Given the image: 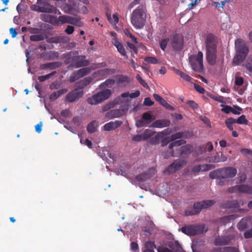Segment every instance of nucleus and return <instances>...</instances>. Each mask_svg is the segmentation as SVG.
<instances>
[{
  "label": "nucleus",
  "instance_id": "nucleus-7",
  "mask_svg": "<svg viewBox=\"0 0 252 252\" xmlns=\"http://www.w3.org/2000/svg\"><path fill=\"white\" fill-rule=\"evenodd\" d=\"M191 68L195 71L201 72L203 70V53L199 51L196 55H192L189 58Z\"/></svg>",
  "mask_w": 252,
  "mask_h": 252
},
{
  "label": "nucleus",
  "instance_id": "nucleus-27",
  "mask_svg": "<svg viewBox=\"0 0 252 252\" xmlns=\"http://www.w3.org/2000/svg\"><path fill=\"white\" fill-rule=\"evenodd\" d=\"M113 44L117 48L118 52L122 56L127 57L124 46L123 45V44L121 43H120L119 41L115 40L113 42Z\"/></svg>",
  "mask_w": 252,
  "mask_h": 252
},
{
  "label": "nucleus",
  "instance_id": "nucleus-2",
  "mask_svg": "<svg viewBox=\"0 0 252 252\" xmlns=\"http://www.w3.org/2000/svg\"><path fill=\"white\" fill-rule=\"evenodd\" d=\"M146 13L142 8L137 7L135 9L131 16V22L136 29H141L144 25L146 21Z\"/></svg>",
  "mask_w": 252,
  "mask_h": 252
},
{
  "label": "nucleus",
  "instance_id": "nucleus-53",
  "mask_svg": "<svg viewBox=\"0 0 252 252\" xmlns=\"http://www.w3.org/2000/svg\"><path fill=\"white\" fill-rule=\"evenodd\" d=\"M136 79L139 81V83L142 85L144 88H149L148 84L145 82V81L142 78L140 75L137 74L136 75Z\"/></svg>",
  "mask_w": 252,
  "mask_h": 252
},
{
  "label": "nucleus",
  "instance_id": "nucleus-34",
  "mask_svg": "<svg viewBox=\"0 0 252 252\" xmlns=\"http://www.w3.org/2000/svg\"><path fill=\"white\" fill-rule=\"evenodd\" d=\"M186 142V140L184 139H180L176 141H173L172 142L169 144L168 148L169 149H172L174 147L181 146L185 144Z\"/></svg>",
  "mask_w": 252,
  "mask_h": 252
},
{
  "label": "nucleus",
  "instance_id": "nucleus-31",
  "mask_svg": "<svg viewBox=\"0 0 252 252\" xmlns=\"http://www.w3.org/2000/svg\"><path fill=\"white\" fill-rule=\"evenodd\" d=\"M240 192L248 194H252V186L247 185H240Z\"/></svg>",
  "mask_w": 252,
  "mask_h": 252
},
{
  "label": "nucleus",
  "instance_id": "nucleus-63",
  "mask_svg": "<svg viewBox=\"0 0 252 252\" xmlns=\"http://www.w3.org/2000/svg\"><path fill=\"white\" fill-rule=\"evenodd\" d=\"M143 104L145 106H150L154 104V102L150 97H146L144 99Z\"/></svg>",
  "mask_w": 252,
  "mask_h": 252
},
{
  "label": "nucleus",
  "instance_id": "nucleus-24",
  "mask_svg": "<svg viewBox=\"0 0 252 252\" xmlns=\"http://www.w3.org/2000/svg\"><path fill=\"white\" fill-rule=\"evenodd\" d=\"M62 65V63L60 62H55L51 63H47L44 64H42L40 65V68L42 69H45L46 68H49L51 70L55 69L58 67H60Z\"/></svg>",
  "mask_w": 252,
  "mask_h": 252
},
{
  "label": "nucleus",
  "instance_id": "nucleus-62",
  "mask_svg": "<svg viewBox=\"0 0 252 252\" xmlns=\"http://www.w3.org/2000/svg\"><path fill=\"white\" fill-rule=\"evenodd\" d=\"M61 116L63 117H69L71 116V112L68 109H65L61 112Z\"/></svg>",
  "mask_w": 252,
  "mask_h": 252
},
{
  "label": "nucleus",
  "instance_id": "nucleus-49",
  "mask_svg": "<svg viewBox=\"0 0 252 252\" xmlns=\"http://www.w3.org/2000/svg\"><path fill=\"white\" fill-rule=\"evenodd\" d=\"M220 250L221 252H239L238 249L233 247H226Z\"/></svg>",
  "mask_w": 252,
  "mask_h": 252
},
{
  "label": "nucleus",
  "instance_id": "nucleus-48",
  "mask_svg": "<svg viewBox=\"0 0 252 252\" xmlns=\"http://www.w3.org/2000/svg\"><path fill=\"white\" fill-rule=\"evenodd\" d=\"M117 83L118 84L128 82V78L124 75H119L117 77Z\"/></svg>",
  "mask_w": 252,
  "mask_h": 252
},
{
  "label": "nucleus",
  "instance_id": "nucleus-38",
  "mask_svg": "<svg viewBox=\"0 0 252 252\" xmlns=\"http://www.w3.org/2000/svg\"><path fill=\"white\" fill-rule=\"evenodd\" d=\"M56 73V71H54L51 73L46 74L45 75L39 76L38 78V79L40 82H42L46 80L50 79L52 76L54 75Z\"/></svg>",
  "mask_w": 252,
  "mask_h": 252
},
{
  "label": "nucleus",
  "instance_id": "nucleus-61",
  "mask_svg": "<svg viewBox=\"0 0 252 252\" xmlns=\"http://www.w3.org/2000/svg\"><path fill=\"white\" fill-rule=\"evenodd\" d=\"M60 87V85L58 81H54L50 84L49 88L51 90H57L59 89Z\"/></svg>",
  "mask_w": 252,
  "mask_h": 252
},
{
  "label": "nucleus",
  "instance_id": "nucleus-45",
  "mask_svg": "<svg viewBox=\"0 0 252 252\" xmlns=\"http://www.w3.org/2000/svg\"><path fill=\"white\" fill-rule=\"evenodd\" d=\"M236 123L239 124H245L247 125L248 121L246 119V117L245 115H241L240 116L238 119H235Z\"/></svg>",
  "mask_w": 252,
  "mask_h": 252
},
{
  "label": "nucleus",
  "instance_id": "nucleus-25",
  "mask_svg": "<svg viewBox=\"0 0 252 252\" xmlns=\"http://www.w3.org/2000/svg\"><path fill=\"white\" fill-rule=\"evenodd\" d=\"M167 245L174 252H185L177 241H170L168 243Z\"/></svg>",
  "mask_w": 252,
  "mask_h": 252
},
{
  "label": "nucleus",
  "instance_id": "nucleus-41",
  "mask_svg": "<svg viewBox=\"0 0 252 252\" xmlns=\"http://www.w3.org/2000/svg\"><path fill=\"white\" fill-rule=\"evenodd\" d=\"M185 132H179L172 134L170 137L172 141H175L176 139H180L185 136Z\"/></svg>",
  "mask_w": 252,
  "mask_h": 252
},
{
  "label": "nucleus",
  "instance_id": "nucleus-37",
  "mask_svg": "<svg viewBox=\"0 0 252 252\" xmlns=\"http://www.w3.org/2000/svg\"><path fill=\"white\" fill-rule=\"evenodd\" d=\"M44 34H35L31 35L30 37L32 41H40L45 39Z\"/></svg>",
  "mask_w": 252,
  "mask_h": 252
},
{
  "label": "nucleus",
  "instance_id": "nucleus-57",
  "mask_svg": "<svg viewBox=\"0 0 252 252\" xmlns=\"http://www.w3.org/2000/svg\"><path fill=\"white\" fill-rule=\"evenodd\" d=\"M131 249L133 252H139V247L137 243L135 242H132L131 243L130 245Z\"/></svg>",
  "mask_w": 252,
  "mask_h": 252
},
{
  "label": "nucleus",
  "instance_id": "nucleus-35",
  "mask_svg": "<svg viewBox=\"0 0 252 252\" xmlns=\"http://www.w3.org/2000/svg\"><path fill=\"white\" fill-rule=\"evenodd\" d=\"M135 178L138 182H144L150 178V176L149 174L145 172L136 176Z\"/></svg>",
  "mask_w": 252,
  "mask_h": 252
},
{
  "label": "nucleus",
  "instance_id": "nucleus-59",
  "mask_svg": "<svg viewBox=\"0 0 252 252\" xmlns=\"http://www.w3.org/2000/svg\"><path fill=\"white\" fill-rule=\"evenodd\" d=\"M28 31L31 34H38L39 33V32L40 31V29H39L38 28L30 27V28H29Z\"/></svg>",
  "mask_w": 252,
  "mask_h": 252
},
{
  "label": "nucleus",
  "instance_id": "nucleus-56",
  "mask_svg": "<svg viewBox=\"0 0 252 252\" xmlns=\"http://www.w3.org/2000/svg\"><path fill=\"white\" fill-rule=\"evenodd\" d=\"M245 67L250 72H252V58L249 60L244 65Z\"/></svg>",
  "mask_w": 252,
  "mask_h": 252
},
{
  "label": "nucleus",
  "instance_id": "nucleus-58",
  "mask_svg": "<svg viewBox=\"0 0 252 252\" xmlns=\"http://www.w3.org/2000/svg\"><path fill=\"white\" fill-rule=\"evenodd\" d=\"M217 179L216 184L220 186H223L226 183V179L221 178H215Z\"/></svg>",
  "mask_w": 252,
  "mask_h": 252
},
{
  "label": "nucleus",
  "instance_id": "nucleus-3",
  "mask_svg": "<svg viewBox=\"0 0 252 252\" xmlns=\"http://www.w3.org/2000/svg\"><path fill=\"white\" fill-rule=\"evenodd\" d=\"M237 173L236 168L231 167L218 169L211 172L209 177L211 179L215 178H232L235 177Z\"/></svg>",
  "mask_w": 252,
  "mask_h": 252
},
{
  "label": "nucleus",
  "instance_id": "nucleus-9",
  "mask_svg": "<svg viewBox=\"0 0 252 252\" xmlns=\"http://www.w3.org/2000/svg\"><path fill=\"white\" fill-rule=\"evenodd\" d=\"M31 9L39 12L61 14L60 11L52 5H46L45 6H43L37 4H32L31 6Z\"/></svg>",
  "mask_w": 252,
  "mask_h": 252
},
{
  "label": "nucleus",
  "instance_id": "nucleus-60",
  "mask_svg": "<svg viewBox=\"0 0 252 252\" xmlns=\"http://www.w3.org/2000/svg\"><path fill=\"white\" fill-rule=\"evenodd\" d=\"M132 140L135 142H140L141 141H144L141 134L134 135L132 138Z\"/></svg>",
  "mask_w": 252,
  "mask_h": 252
},
{
  "label": "nucleus",
  "instance_id": "nucleus-14",
  "mask_svg": "<svg viewBox=\"0 0 252 252\" xmlns=\"http://www.w3.org/2000/svg\"><path fill=\"white\" fill-rule=\"evenodd\" d=\"M79 3L74 0H69V3H65L63 9L66 13L75 15L78 12Z\"/></svg>",
  "mask_w": 252,
  "mask_h": 252
},
{
  "label": "nucleus",
  "instance_id": "nucleus-18",
  "mask_svg": "<svg viewBox=\"0 0 252 252\" xmlns=\"http://www.w3.org/2000/svg\"><path fill=\"white\" fill-rule=\"evenodd\" d=\"M233 237L231 235L218 236L214 240V244L216 246H224L228 245Z\"/></svg>",
  "mask_w": 252,
  "mask_h": 252
},
{
  "label": "nucleus",
  "instance_id": "nucleus-4",
  "mask_svg": "<svg viewBox=\"0 0 252 252\" xmlns=\"http://www.w3.org/2000/svg\"><path fill=\"white\" fill-rule=\"evenodd\" d=\"M215 203L212 200H206L195 202L192 209H188L185 211L186 216H193L199 214L202 209H207Z\"/></svg>",
  "mask_w": 252,
  "mask_h": 252
},
{
  "label": "nucleus",
  "instance_id": "nucleus-16",
  "mask_svg": "<svg viewBox=\"0 0 252 252\" xmlns=\"http://www.w3.org/2000/svg\"><path fill=\"white\" fill-rule=\"evenodd\" d=\"M171 44L174 50H181L184 44V39L182 35L180 34L174 35L172 39Z\"/></svg>",
  "mask_w": 252,
  "mask_h": 252
},
{
  "label": "nucleus",
  "instance_id": "nucleus-36",
  "mask_svg": "<svg viewBox=\"0 0 252 252\" xmlns=\"http://www.w3.org/2000/svg\"><path fill=\"white\" fill-rule=\"evenodd\" d=\"M225 123V125H226L227 127L230 130H233V125L234 124L236 123L235 119H234L233 118H229L226 120Z\"/></svg>",
  "mask_w": 252,
  "mask_h": 252
},
{
  "label": "nucleus",
  "instance_id": "nucleus-50",
  "mask_svg": "<svg viewBox=\"0 0 252 252\" xmlns=\"http://www.w3.org/2000/svg\"><path fill=\"white\" fill-rule=\"evenodd\" d=\"M145 61L152 64H157L158 63V60L156 58L153 57H146Z\"/></svg>",
  "mask_w": 252,
  "mask_h": 252
},
{
  "label": "nucleus",
  "instance_id": "nucleus-5",
  "mask_svg": "<svg viewBox=\"0 0 252 252\" xmlns=\"http://www.w3.org/2000/svg\"><path fill=\"white\" fill-rule=\"evenodd\" d=\"M111 94V91L105 89L89 97L87 102L91 105L97 104L109 98Z\"/></svg>",
  "mask_w": 252,
  "mask_h": 252
},
{
  "label": "nucleus",
  "instance_id": "nucleus-51",
  "mask_svg": "<svg viewBox=\"0 0 252 252\" xmlns=\"http://www.w3.org/2000/svg\"><path fill=\"white\" fill-rule=\"evenodd\" d=\"M240 185H236L229 188L228 189V191L230 193L240 192Z\"/></svg>",
  "mask_w": 252,
  "mask_h": 252
},
{
  "label": "nucleus",
  "instance_id": "nucleus-43",
  "mask_svg": "<svg viewBox=\"0 0 252 252\" xmlns=\"http://www.w3.org/2000/svg\"><path fill=\"white\" fill-rule=\"evenodd\" d=\"M180 152L182 155L189 154L190 153V147L188 145L182 146L180 148Z\"/></svg>",
  "mask_w": 252,
  "mask_h": 252
},
{
  "label": "nucleus",
  "instance_id": "nucleus-40",
  "mask_svg": "<svg viewBox=\"0 0 252 252\" xmlns=\"http://www.w3.org/2000/svg\"><path fill=\"white\" fill-rule=\"evenodd\" d=\"M141 134L143 137V139L144 140H146L149 139L153 135V133L151 130L146 129L143 133H141Z\"/></svg>",
  "mask_w": 252,
  "mask_h": 252
},
{
  "label": "nucleus",
  "instance_id": "nucleus-32",
  "mask_svg": "<svg viewBox=\"0 0 252 252\" xmlns=\"http://www.w3.org/2000/svg\"><path fill=\"white\" fill-rule=\"evenodd\" d=\"M173 70L174 72L178 75H179L182 78L188 82H190L192 78L189 75L184 73L179 69L173 68Z\"/></svg>",
  "mask_w": 252,
  "mask_h": 252
},
{
  "label": "nucleus",
  "instance_id": "nucleus-17",
  "mask_svg": "<svg viewBox=\"0 0 252 252\" xmlns=\"http://www.w3.org/2000/svg\"><path fill=\"white\" fill-rule=\"evenodd\" d=\"M154 119L150 112H145L143 114L141 119L136 121L135 126L137 127H141L150 124Z\"/></svg>",
  "mask_w": 252,
  "mask_h": 252
},
{
  "label": "nucleus",
  "instance_id": "nucleus-19",
  "mask_svg": "<svg viewBox=\"0 0 252 252\" xmlns=\"http://www.w3.org/2000/svg\"><path fill=\"white\" fill-rule=\"evenodd\" d=\"M115 72V69L112 68H103L95 71L93 74V77L95 78L104 77L108 75L112 74Z\"/></svg>",
  "mask_w": 252,
  "mask_h": 252
},
{
  "label": "nucleus",
  "instance_id": "nucleus-10",
  "mask_svg": "<svg viewBox=\"0 0 252 252\" xmlns=\"http://www.w3.org/2000/svg\"><path fill=\"white\" fill-rule=\"evenodd\" d=\"M187 163L185 159H178L170 164L164 170V173L166 174H170L175 173L181 169Z\"/></svg>",
  "mask_w": 252,
  "mask_h": 252
},
{
  "label": "nucleus",
  "instance_id": "nucleus-52",
  "mask_svg": "<svg viewBox=\"0 0 252 252\" xmlns=\"http://www.w3.org/2000/svg\"><path fill=\"white\" fill-rule=\"evenodd\" d=\"M202 171V164L194 166L191 169V172L193 173H198Z\"/></svg>",
  "mask_w": 252,
  "mask_h": 252
},
{
  "label": "nucleus",
  "instance_id": "nucleus-22",
  "mask_svg": "<svg viewBox=\"0 0 252 252\" xmlns=\"http://www.w3.org/2000/svg\"><path fill=\"white\" fill-rule=\"evenodd\" d=\"M124 113V110L123 109H113L107 112L105 114V117L109 119H112L115 118L120 117Z\"/></svg>",
  "mask_w": 252,
  "mask_h": 252
},
{
  "label": "nucleus",
  "instance_id": "nucleus-30",
  "mask_svg": "<svg viewBox=\"0 0 252 252\" xmlns=\"http://www.w3.org/2000/svg\"><path fill=\"white\" fill-rule=\"evenodd\" d=\"M246 56L240 54L236 53L233 60V64L235 65H239L245 59Z\"/></svg>",
  "mask_w": 252,
  "mask_h": 252
},
{
  "label": "nucleus",
  "instance_id": "nucleus-6",
  "mask_svg": "<svg viewBox=\"0 0 252 252\" xmlns=\"http://www.w3.org/2000/svg\"><path fill=\"white\" fill-rule=\"evenodd\" d=\"M183 233L189 236H194L206 232L205 226L203 224H191L181 228Z\"/></svg>",
  "mask_w": 252,
  "mask_h": 252
},
{
  "label": "nucleus",
  "instance_id": "nucleus-64",
  "mask_svg": "<svg viewBox=\"0 0 252 252\" xmlns=\"http://www.w3.org/2000/svg\"><path fill=\"white\" fill-rule=\"evenodd\" d=\"M244 236L247 239L252 238V228L245 231Z\"/></svg>",
  "mask_w": 252,
  "mask_h": 252
},
{
  "label": "nucleus",
  "instance_id": "nucleus-46",
  "mask_svg": "<svg viewBox=\"0 0 252 252\" xmlns=\"http://www.w3.org/2000/svg\"><path fill=\"white\" fill-rule=\"evenodd\" d=\"M169 41V39L168 38H163L160 40L159 42V45L160 48L163 50L164 51L165 49L166 48V46L167 45V43Z\"/></svg>",
  "mask_w": 252,
  "mask_h": 252
},
{
  "label": "nucleus",
  "instance_id": "nucleus-28",
  "mask_svg": "<svg viewBox=\"0 0 252 252\" xmlns=\"http://www.w3.org/2000/svg\"><path fill=\"white\" fill-rule=\"evenodd\" d=\"M40 18L42 20L44 21H50L51 23H53V24H57V22H58V18L56 17L50 15L41 14Z\"/></svg>",
  "mask_w": 252,
  "mask_h": 252
},
{
  "label": "nucleus",
  "instance_id": "nucleus-1",
  "mask_svg": "<svg viewBox=\"0 0 252 252\" xmlns=\"http://www.w3.org/2000/svg\"><path fill=\"white\" fill-rule=\"evenodd\" d=\"M216 47L214 37L212 35H208L206 38V58L210 65H214L216 63Z\"/></svg>",
  "mask_w": 252,
  "mask_h": 252
},
{
  "label": "nucleus",
  "instance_id": "nucleus-44",
  "mask_svg": "<svg viewBox=\"0 0 252 252\" xmlns=\"http://www.w3.org/2000/svg\"><path fill=\"white\" fill-rule=\"evenodd\" d=\"M153 96L155 100L158 102L161 105L163 106L164 104H167V102L164 100V99L161 97L158 94H153Z\"/></svg>",
  "mask_w": 252,
  "mask_h": 252
},
{
  "label": "nucleus",
  "instance_id": "nucleus-11",
  "mask_svg": "<svg viewBox=\"0 0 252 252\" xmlns=\"http://www.w3.org/2000/svg\"><path fill=\"white\" fill-rule=\"evenodd\" d=\"M64 23H68L72 25H74L81 27L82 25V23L80 21V19L77 18H74L67 15H62L60 16L58 18V22L57 25Z\"/></svg>",
  "mask_w": 252,
  "mask_h": 252
},
{
  "label": "nucleus",
  "instance_id": "nucleus-12",
  "mask_svg": "<svg viewBox=\"0 0 252 252\" xmlns=\"http://www.w3.org/2000/svg\"><path fill=\"white\" fill-rule=\"evenodd\" d=\"M235 46L236 53L247 56L249 53V48L246 46L244 40L238 38L235 41Z\"/></svg>",
  "mask_w": 252,
  "mask_h": 252
},
{
  "label": "nucleus",
  "instance_id": "nucleus-33",
  "mask_svg": "<svg viewBox=\"0 0 252 252\" xmlns=\"http://www.w3.org/2000/svg\"><path fill=\"white\" fill-rule=\"evenodd\" d=\"M115 83V80L113 79H109L101 84L100 88H104L106 87L112 88Z\"/></svg>",
  "mask_w": 252,
  "mask_h": 252
},
{
  "label": "nucleus",
  "instance_id": "nucleus-54",
  "mask_svg": "<svg viewBox=\"0 0 252 252\" xmlns=\"http://www.w3.org/2000/svg\"><path fill=\"white\" fill-rule=\"evenodd\" d=\"M244 83V79L242 77L235 76V84L238 86H242Z\"/></svg>",
  "mask_w": 252,
  "mask_h": 252
},
{
  "label": "nucleus",
  "instance_id": "nucleus-42",
  "mask_svg": "<svg viewBox=\"0 0 252 252\" xmlns=\"http://www.w3.org/2000/svg\"><path fill=\"white\" fill-rule=\"evenodd\" d=\"M95 123V121H92L88 125L87 129L89 133H94L96 131Z\"/></svg>",
  "mask_w": 252,
  "mask_h": 252
},
{
  "label": "nucleus",
  "instance_id": "nucleus-8",
  "mask_svg": "<svg viewBox=\"0 0 252 252\" xmlns=\"http://www.w3.org/2000/svg\"><path fill=\"white\" fill-rule=\"evenodd\" d=\"M69 60L68 63H70L71 65L75 68L86 66L90 64L89 61L86 59L85 56H73Z\"/></svg>",
  "mask_w": 252,
  "mask_h": 252
},
{
  "label": "nucleus",
  "instance_id": "nucleus-47",
  "mask_svg": "<svg viewBox=\"0 0 252 252\" xmlns=\"http://www.w3.org/2000/svg\"><path fill=\"white\" fill-rule=\"evenodd\" d=\"M145 249L154 250L156 248V245L154 242L148 241L145 243Z\"/></svg>",
  "mask_w": 252,
  "mask_h": 252
},
{
  "label": "nucleus",
  "instance_id": "nucleus-26",
  "mask_svg": "<svg viewBox=\"0 0 252 252\" xmlns=\"http://www.w3.org/2000/svg\"><path fill=\"white\" fill-rule=\"evenodd\" d=\"M67 91L66 89H62L53 92L50 96L51 100H55L62 94H64Z\"/></svg>",
  "mask_w": 252,
  "mask_h": 252
},
{
  "label": "nucleus",
  "instance_id": "nucleus-20",
  "mask_svg": "<svg viewBox=\"0 0 252 252\" xmlns=\"http://www.w3.org/2000/svg\"><path fill=\"white\" fill-rule=\"evenodd\" d=\"M95 78L93 77V74L91 76L87 77L82 80L77 82L75 84V87H78L81 90L83 91V89L89 85Z\"/></svg>",
  "mask_w": 252,
  "mask_h": 252
},
{
  "label": "nucleus",
  "instance_id": "nucleus-15",
  "mask_svg": "<svg viewBox=\"0 0 252 252\" xmlns=\"http://www.w3.org/2000/svg\"><path fill=\"white\" fill-rule=\"evenodd\" d=\"M83 95V91L81 90L78 87H76L75 89L66 94V99L68 102H72L82 97Z\"/></svg>",
  "mask_w": 252,
  "mask_h": 252
},
{
  "label": "nucleus",
  "instance_id": "nucleus-13",
  "mask_svg": "<svg viewBox=\"0 0 252 252\" xmlns=\"http://www.w3.org/2000/svg\"><path fill=\"white\" fill-rule=\"evenodd\" d=\"M91 71L89 67H84L74 72L69 77V82L73 83L75 81L88 74Z\"/></svg>",
  "mask_w": 252,
  "mask_h": 252
},
{
  "label": "nucleus",
  "instance_id": "nucleus-23",
  "mask_svg": "<svg viewBox=\"0 0 252 252\" xmlns=\"http://www.w3.org/2000/svg\"><path fill=\"white\" fill-rule=\"evenodd\" d=\"M123 124L122 121H116L114 122H110L105 124L103 127L105 131H111L116 129L120 126Z\"/></svg>",
  "mask_w": 252,
  "mask_h": 252
},
{
  "label": "nucleus",
  "instance_id": "nucleus-21",
  "mask_svg": "<svg viewBox=\"0 0 252 252\" xmlns=\"http://www.w3.org/2000/svg\"><path fill=\"white\" fill-rule=\"evenodd\" d=\"M171 122L167 119H159L153 122L151 127L154 128H163L170 126Z\"/></svg>",
  "mask_w": 252,
  "mask_h": 252
},
{
  "label": "nucleus",
  "instance_id": "nucleus-29",
  "mask_svg": "<svg viewBox=\"0 0 252 252\" xmlns=\"http://www.w3.org/2000/svg\"><path fill=\"white\" fill-rule=\"evenodd\" d=\"M66 41V38L65 36H56L50 38L48 42L52 43H59L62 42H65Z\"/></svg>",
  "mask_w": 252,
  "mask_h": 252
},
{
  "label": "nucleus",
  "instance_id": "nucleus-39",
  "mask_svg": "<svg viewBox=\"0 0 252 252\" xmlns=\"http://www.w3.org/2000/svg\"><path fill=\"white\" fill-rule=\"evenodd\" d=\"M247 221L243 219L238 223L237 227L240 231H242L247 227Z\"/></svg>",
  "mask_w": 252,
  "mask_h": 252
},
{
  "label": "nucleus",
  "instance_id": "nucleus-55",
  "mask_svg": "<svg viewBox=\"0 0 252 252\" xmlns=\"http://www.w3.org/2000/svg\"><path fill=\"white\" fill-rule=\"evenodd\" d=\"M215 167V166L213 164H202V171H206L213 169Z\"/></svg>",
  "mask_w": 252,
  "mask_h": 252
}]
</instances>
